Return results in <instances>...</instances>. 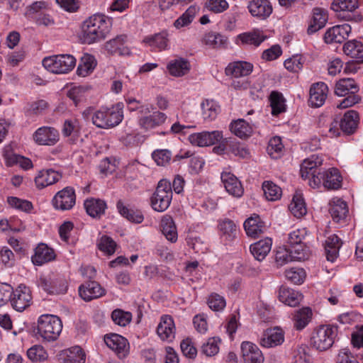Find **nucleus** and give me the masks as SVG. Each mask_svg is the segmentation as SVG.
I'll list each match as a JSON object with an SVG mask.
<instances>
[{
	"instance_id": "9d476101",
	"label": "nucleus",
	"mask_w": 363,
	"mask_h": 363,
	"mask_svg": "<svg viewBox=\"0 0 363 363\" xmlns=\"http://www.w3.org/2000/svg\"><path fill=\"white\" fill-rule=\"evenodd\" d=\"M76 196L74 189L67 186L58 191L52 199L55 208L62 211L71 209L75 204Z\"/></svg>"
},
{
	"instance_id": "c9c22d12",
	"label": "nucleus",
	"mask_w": 363,
	"mask_h": 363,
	"mask_svg": "<svg viewBox=\"0 0 363 363\" xmlns=\"http://www.w3.org/2000/svg\"><path fill=\"white\" fill-rule=\"evenodd\" d=\"M342 245L340 239L336 235H330L325 240V250L327 259L333 262L338 256Z\"/></svg>"
},
{
	"instance_id": "4c0bfd02",
	"label": "nucleus",
	"mask_w": 363,
	"mask_h": 363,
	"mask_svg": "<svg viewBox=\"0 0 363 363\" xmlns=\"http://www.w3.org/2000/svg\"><path fill=\"white\" fill-rule=\"evenodd\" d=\"M312 315V311L308 307H304L296 311L293 317L294 328L297 330L305 328L311 320Z\"/></svg>"
},
{
	"instance_id": "603ef678",
	"label": "nucleus",
	"mask_w": 363,
	"mask_h": 363,
	"mask_svg": "<svg viewBox=\"0 0 363 363\" xmlns=\"http://www.w3.org/2000/svg\"><path fill=\"white\" fill-rule=\"evenodd\" d=\"M197 11L198 9L196 6H189L186 11L174 21V27L177 28H181L189 25L194 20Z\"/></svg>"
},
{
	"instance_id": "5fc2aeb1",
	"label": "nucleus",
	"mask_w": 363,
	"mask_h": 363,
	"mask_svg": "<svg viewBox=\"0 0 363 363\" xmlns=\"http://www.w3.org/2000/svg\"><path fill=\"white\" fill-rule=\"evenodd\" d=\"M304 62L305 58L302 55H295L286 59L284 65L288 71L296 73L302 69Z\"/></svg>"
},
{
	"instance_id": "0e129e2a",
	"label": "nucleus",
	"mask_w": 363,
	"mask_h": 363,
	"mask_svg": "<svg viewBox=\"0 0 363 363\" xmlns=\"http://www.w3.org/2000/svg\"><path fill=\"white\" fill-rule=\"evenodd\" d=\"M269 99L273 115H277L284 111V99L281 94L277 91H272Z\"/></svg>"
},
{
	"instance_id": "c03bdc74",
	"label": "nucleus",
	"mask_w": 363,
	"mask_h": 363,
	"mask_svg": "<svg viewBox=\"0 0 363 363\" xmlns=\"http://www.w3.org/2000/svg\"><path fill=\"white\" fill-rule=\"evenodd\" d=\"M201 106L202 117L205 121H213L220 111V106L213 100H205L201 103Z\"/></svg>"
},
{
	"instance_id": "338daca9",
	"label": "nucleus",
	"mask_w": 363,
	"mask_h": 363,
	"mask_svg": "<svg viewBox=\"0 0 363 363\" xmlns=\"http://www.w3.org/2000/svg\"><path fill=\"white\" fill-rule=\"evenodd\" d=\"M118 208L119 209L120 213L128 220L136 223L143 222V216L140 212L128 209L125 206H121L119 204H118Z\"/></svg>"
},
{
	"instance_id": "dca6fc26",
	"label": "nucleus",
	"mask_w": 363,
	"mask_h": 363,
	"mask_svg": "<svg viewBox=\"0 0 363 363\" xmlns=\"http://www.w3.org/2000/svg\"><path fill=\"white\" fill-rule=\"evenodd\" d=\"M175 325L173 318L168 315L161 317L157 328V333L162 340L172 342L175 337Z\"/></svg>"
},
{
	"instance_id": "7ed1b4c3",
	"label": "nucleus",
	"mask_w": 363,
	"mask_h": 363,
	"mask_svg": "<svg viewBox=\"0 0 363 363\" xmlns=\"http://www.w3.org/2000/svg\"><path fill=\"white\" fill-rule=\"evenodd\" d=\"M62 330L60 318L55 315L43 314L38 318L37 325L38 335L46 342L56 340Z\"/></svg>"
},
{
	"instance_id": "680f3d73",
	"label": "nucleus",
	"mask_w": 363,
	"mask_h": 363,
	"mask_svg": "<svg viewBox=\"0 0 363 363\" xmlns=\"http://www.w3.org/2000/svg\"><path fill=\"white\" fill-rule=\"evenodd\" d=\"M219 230L222 235L226 239H231L235 236L236 225L231 220L226 219L219 223Z\"/></svg>"
},
{
	"instance_id": "f8f14e48",
	"label": "nucleus",
	"mask_w": 363,
	"mask_h": 363,
	"mask_svg": "<svg viewBox=\"0 0 363 363\" xmlns=\"http://www.w3.org/2000/svg\"><path fill=\"white\" fill-rule=\"evenodd\" d=\"M323 160L321 156L312 155L309 157L305 159L301 165L300 173L303 179H310L313 176H318V169L323 164Z\"/></svg>"
},
{
	"instance_id": "412c9836",
	"label": "nucleus",
	"mask_w": 363,
	"mask_h": 363,
	"mask_svg": "<svg viewBox=\"0 0 363 363\" xmlns=\"http://www.w3.org/2000/svg\"><path fill=\"white\" fill-rule=\"evenodd\" d=\"M79 294L82 299L89 301L104 295L105 291L99 283L88 281L79 287Z\"/></svg>"
},
{
	"instance_id": "a18cd8bd",
	"label": "nucleus",
	"mask_w": 363,
	"mask_h": 363,
	"mask_svg": "<svg viewBox=\"0 0 363 363\" xmlns=\"http://www.w3.org/2000/svg\"><path fill=\"white\" fill-rule=\"evenodd\" d=\"M202 42L211 48H220L227 45L228 38L220 33L209 32L203 35Z\"/></svg>"
},
{
	"instance_id": "393cba45",
	"label": "nucleus",
	"mask_w": 363,
	"mask_h": 363,
	"mask_svg": "<svg viewBox=\"0 0 363 363\" xmlns=\"http://www.w3.org/2000/svg\"><path fill=\"white\" fill-rule=\"evenodd\" d=\"M267 39L262 31L254 30L251 32H245L239 34L236 38V43L242 45H252L258 47Z\"/></svg>"
},
{
	"instance_id": "4d7b16f0",
	"label": "nucleus",
	"mask_w": 363,
	"mask_h": 363,
	"mask_svg": "<svg viewBox=\"0 0 363 363\" xmlns=\"http://www.w3.org/2000/svg\"><path fill=\"white\" fill-rule=\"evenodd\" d=\"M220 340L218 337H211L201 346V352L207 357L216 355L219 351V343Z\"/></svg>"
},
{
	"instance_id": "a19ab883",
	"label": "nucleus",
	"mask_w": 363,
	"mask_h": 363,
	"mask_svg": "<svg viewBox=\"0 0 363 363\" xmlns=\"http://www.w3.org/2000/svg\"><path fill=\"white\" fill-rule=\"evenodd\" d=\"M358 121V113L354 111H348L341 120L340 128L346 133H353L357 127Z\"/></svg>"
},
{
	"instance_id": "0eeeda50",
	"label": "nucleus",
	"mask_w": 363,
	"mask_h": 363,
	"mask_svg": "<svg viewBox=\"0 0 363 363\" xmlns=\"http://www.w3.org/2000/svg\"><path fill=\"white\" fill-rule=\"evenodd\" d=\"M172 199L171 183L167 179H161L151 197V206L158 212H163L169 206Z\"/></svg>"
},
{
	"instance_id": "7c9ffc66",
	"label": "nucleus",
	"mask_w": 363,
	"mask_h": 363,
	"mask_svg": "<svg viewBox=\"0 0 363 363\" xmlns=\"http://www.w3.org/2000/svg\"><path fill=\"white\" fill-rule=\"evenodd\" d=\"M359 86L352 78H342L338 80L335 86V94L339 96L356 94L359 91Z\"/></svg>"
},
{
	"instance_id": "e2e57ef3",
	"label": "nucleus",
	"mask_w": 363,
	"mask_h": 363,
	"mask_svg": "<svg viewBox=\"0 0 363 363\" xmlns=\"http://www.w3.org/2000/svg\"><path fill=\"white\" fill-rule=\"evenodd\" d=\"M284 145L281 143V140L279 137H274L270 139L267 146V152L271 157L276 159L279 157L281 152L282 151Z\"/></svg>"
},
{
	"instance_id": "20e7f679",
	"label": "nucleus",
	"mask_w": 363,
	"mask_h": 363,
	"mask_svg": "<svg viewBox=\"0 0 363 363\" xmlns=\"http://www.w3.org/2000/svg\"><path fill=\"white\" fill-rule=\"evenodd\" d=\"M337 335V327L333 325H322L314 329L311 337V346L318 351L330 349Z\"/></svg>"
},
{
	"instance_id": "e433bc0d",
	"label": "nucleus",
	"mask_w": 363,
	"mask_h": 363,
	"mask_svg": "<svg viewBox=\"0 0 363 363\" xmlns=\"http://www.w3.org/2000/svg\"><path fill=\"white\" fill-rule=\"evenodd\" d=\"M84 208L86 213L93 218L101 216L105 213L106 203L99 199H89L84 201Z\"/></svg>"
},
{
	"instance_id": "b1692460",
	"label": "nucleus",
	"mask_w": 363,
	"mask_h": 363,
	"mask_svg": "<svg viewBox=\"0 0 363 363\" xmlns=\"http://www.w3.org/2000/svg\"><path fill=\"white\" fill-rule=\"evenodd\" d=\"M359 7V0H333L331 4V9L340 16L343 15L342 18L349 19L351 17L350 13L354 12Z\"/></svg>"
},
{
	"instance_id": "2f4dec72",
	"label": "nucleus",
	"mask_w": 363,
	"mask_h": 363,
	"mask_svg": "<svg viewBox=\"0 0 363 363\" xmlns=\"http://www.w3.org/2000/svg\"><path fill=\"white\" fill-rule=\"evenodd\" d=\"M272 240L269 238L260 240L250 245V250L253 257L258 261L263 260L272 249Z\"/></svg>"
},
{
	"instance_id": "6e6d98bb",
	"label": "nucleus",
	"mask_w": 363,
	"mask_h": 363,
	"mask_svg": "<svg viewBox=\"0 0 363 363\" xmlns=\"http://www.w3.org/2000/svg\"><path fill=\"white\" fill-rule=\"evenodd\" d=\"M287 280L294 284H301L306 278V272L302 268H290L285 271Z\"/></svg>"
},
{
	"instance_id": "f257e3e1",
	"label": "nucleus",
	"mask_w": 363,
	"mask_h": 363,
	"mask_svg": "<svg viewBox=\"0 0 363 363\" xmlns=\"http://www.w3.org/2000/svg\"><path fill=\"white\" fill-rule=\"evenodd\" d=\"M110 32V23L101 14H95L84 21L82 26L84 43L91 44L104 39Z\"/></svg>"
},
{
	"instance_id": "13d9d810",
	"label": "nucleus",
	"mask_w": 363,
	"mask_h": 363,
	"mask_svg": "<svg viewBox=\"0 0 363 363\" xmlns=\"http://www.w3.org/2000/svg\"><path fill=\"white\" fill-rule=\"evenodd\" d=\"M111 318L116 324L125 327L130 323L132 314L121 309H116L111 313Z\"/></svg>"
},
{
	"instance_id": "49530a36",
	"label": "nucleus",
	"mask_w": 363,
	"mask_h": 363,
	"mask_svg": "<svg viewBox=\"0 0 363 363\" xmlns=\"http://www.w3.org/2000/svg\"><path fill=\"white\" fill-rule=\"evenodd\" d=\"M344 53L356 60L363 61V43L357 40H350L343 46Z\"/></svg>"
},
{
	"instance_id": "aec40b11",
	"label": "nucleus",
	"mask_w": 363,
	"mask_h": 363,
	"mask_svg": "<svg viewBox=\"0 0 363 363\" xmlns=\"http://www.w3.org/2000/svg\"><path fill=\"white\" fill-rule=\"evenodd\" d=\"M328 88L324 82H318L311 86L310 89L309 104L313 107H320L323 105L327 99Z\"/></svg>"
},
{
	"instance_id": "c756f323",
	"label": "nucleus",
	"mask_w": 363,
	"mask_h": 363,
	"mask_svg": "<svg viewBox=\"0 0 363 363\" xmlns=\"http://www.w3.org/2000/svg\"><path fill=\"white\" fill-rule=\"evenodd\" d=\"M328 21L327 11L320 8L313 9L312 19L308 27L307 33L309 35L313 34L323 28Z\"/></svg>"
},
{
	"instance_id": "2eb2a0df",
	"label": "nucleus",
	"mask_w": 363,
	"mask_h": 363,
	"mask_svg": "<svg viewBox=\"0 0 363 363\" xmlns=\"http://www.w3.org/2000/svg\"><path fill=\"white\" fill-rule=\"evenodd\" d=\"M221 181L226 191L235 198H240L244 194V188L240 181L232 173L223 172Z\"/></svg>"
},
{
	"instance_id": "69168bd1",
	"label": "nucleus",
	"mask_w": 363,
	"mask_h": 363,
	"mask_svg": "<svg viewBox=\"0 0 363 363\" xmlns=\"http://www.w3.org/2000/svg\"><path fill=\"white\" fill-rule=\"evenodd\" d=\"M55 284V281L48 277L40 276L38 279V286L49 294H57L66 291L65 288L62 290H57Z\"/></svg>"
},
{
	"instance_id": "9b49d317",
	"label": "nucleus",
	"mask_w": 363,
	"mask_h": 363,
	"mask_svg": "<svg viewBox=\"0 0 363 363\" xmlns=\"http://www.w3.org/2000/svg\"><path fill=\"white\" fill-rule=\"evenodd\" d=\"M351 26L348 24H342L328 28L324 35V41L328 44L341 43L351 33Z\"/></svg>"
},
{
	"instance_id": "a211bd4d",
	"label": "nucleus",
	"mask_w": 363,
	"mask_h": 363,
	"mask_svg": "<svg viewBox=\"0 0 363 363\" xmlns=\"http://www.w3.org/2000/svg\"><path fill=\"white\" fill-rule=\"evenodd\" d=\"M62 174L52 169H42L35 177V184L38 189H44L57 182Z\"/></svg>"
},
{
	"instance_id": "cd10ccee",
	"label": "nucleus",
	"mask_w": 363,
	"mask_h": 363,
	"mask_svg": "<svg viewBox=\"0 0 363 363\" xmlns=\"http://www.w3.org/2000/svg\"><path fill=\"white\" fill-rule=\"evenodd\" d=\"M253 69V65L247 62L238 61L230 63L225 68L227 75L240 78L249 75Z\"/></svg>"
},
{
	"instance_id": "a878e982",
	"label": "nucleus",
	"mask_w": 363,
	"mask_h": 363,
	"mask_svg": "<svg viewBox=\"0 0 363 363\" xmlns=\"http://www.w3.org/2000/svg\"><path fill=\"white\" fill-rule=\"evenodd\" d=\"M302 298V294L293 289L282 286L279 289V300L281 303L290 307H296L298 306Z\"/></svg>"
},
{
	"instance_id": "3c124183",
	"label": "nucleus",
	"mask_w": 363,
	"mask_h": 363,
	"mask_svg": "<svg viewBox=\"0 0 363 363\" xmlns=\"http://www.w3.org/2000/svg\"><path fill=\"white\" fill-rule=\"evenodd\" d=\"M27 357L33 362H40L48 359V354L42 345H35L27 350Z\"/></svg>"
},
{
	"instance_id": "bf43d9fd",
	"label": "nucleus",
	"mask_w": 363,
	"mask_h": 363,
	"mask_svg": "<svg viewBox=\"0 0 363 363\" xmlns=\"http://www.w3.org/2000/svg\"><path fill=\"white\" fill-rule=\"evenodd\" d=\"M98 248L106 255H111L115 252L116 244L110 237L103 235L97 243Z\"/></svg>"
},
{
	"instance_id": "4468645a",
	"label": "nucleus",
	"mask_w": 363,
	"mask_h": 363,
	"mask_svg": "<svg viewBox=\"0 0 363 363\" xmlns=\"http://www.w3.org/2000/svg\"><path fill=\"white\" fill-rule=\"evenodd\" d=\"M106 345L115 351L119 357H124L128 352L129 345L127 340L123 336L113 333L104 337Z\"/></svg>"
},
{
	"instance_id": "bb28decb",
	"label": "nucleus",
	"mask_w": 363,
	"mask_h": 363,
	"mask_svg": "<svg viewBox=\"0 0 363 363\" xmlns=\"http://www.w3.org/2000/svg\"><path fill=\"white\" fill-rule=\"evenodd\" d=\"M244 228L249 237L256 238L265 231L266 227L260 217L254 214L245 221Z\"/></svg>"
},
{
	"instance_id": "5701e85b",
	"label": "nucleus",
	"mask_w": 363,
	"mask_h": 363,
	"mask_svg": "<svg viewBox=\"0 0 363 363\" xmlns=\"http://www.w3.org/2000/svg\"><path fill=\"white\" fill-rule=\"evenodd\" d=\"M55 253L53 249L49 247L46 244L40 243L35 249V253L31 257L33 264L41 266L47 262L54 260Z\"/></svg>"
},
{
	"instance_id": "c85d7f7f",
	"label": "nucleus",
	"mask_w": 363,
	"mask_h": 363,
	"mask_svg": "<svg viewBox=\"0 0 363 363\" xmlns=\"http://www.w3.org/2000/svg\"><path fill=\"white\" fill-rule=\"evenodd\" d=\"M143 42L152 50L162 51L169 49L168 34L166 32L147 36Z\"/></svg>"
},
{
	"instance_id": "de8ad7c7",
	"label": "nucleus",
	"mask_w": 363,
	"mask_h": 363,
	"mask_svg": "<svg viewBox=\"0 0 363 363\" xmlns=\"http://www.w3.org/2000/svg\"><path fill=\"white\" fill-rule=\"evenodd\" d=\"M289 208L294 216L297 218L306 215L307 210L306 203L301 194L296 193L289 206Z\"/></svg>"
},
{
	"instance_id": "39448f33",
	"label": "nucleus",
	"mask_w": 363,
	"mask_h": 363,
	"mask_svg": "<svg viewBox=\"0 0 363 363\" xmlns=\"http://www.w3.org/2000/svg\"><path fill=\"white\" fill-rule=\"evenodd\" d=\"M76 59L72 55H56L45 57L42 65L48 72L60 74H67L72 71L76 65Z\"/></svg>"
},
{
	"instance_id": "864d4df0",
	"label": "nucleus",
	"mask_w": 363,
	"mask_h": 363,
	"mask_svg": "<svg viewBox=\"0 0 363 363\" xmlns=\"http://www.w3.org/2000/svg\"><path fill=\"white\" fill-rule=\"evenodd\" d=\"M308 234V232L305 228L294 230L287 235V243L290 247L296 245H302Z\"/></svg>"
},
{
	"instance_id": "f704fd0d",
	"label": "nucleus",
	"mask_w": 363,
	"mask_h": 363,
	"mask_svg": "<svg viewBox=\"0 0 363 363\" xmlns=\"http://www.w3.org/2000/svg\"><path fill=\"white\" fill-rule=\"evenodd\" d=\"M167 116L162 112L155 111L152 115L143 116L139 119V125L142 128L150 130L162 125Z\"/></svg>"
},
{
	"instance_id": "72a5a7b5",
	"label": "nucleus",
	"mask_w": 363,
	"mask_h": 363,
	"mask_svg": "<svg viewBox=\"0 0 363 363\" xmlns=\"http://www.w3.org/2000/svg\"><path fill=\"white\" fill-rule=\"evenodd\" d=\"M169 73L174 77H182L190 70L189 62L182 57L171 60L167 67Z\"/></svg>"
},
{
	"instance_id": "09e8293b",
	"label": "nucleus",
	"mask_w": 363,
	"mask_h": 363,
	"mask_svg": "<svg viewBox=\"0 0 363 363\" xmlns=\"http://www.w3.org/2000/svg\"><path fill=\"white\" fill-rule=\"evenodd\" d=\"M262 189L264 195L268 201H277L282 195L281 189L272 182H264L262 184Z\"/></svg>"
},
{
	"instance_id": "6e6552de",
	"label": "nucleus",
	"mask_w": 363,
	"mask_h": 363,
	"mask_svg": "<svg viewBox=\"0 0 363 363\" xmlns=\"http://www.w3.org/2000/svg\"><path fill=\"white\" fill-rule=\"evenodd\" d=\"M33 140L40 145H54L60 139L57 129L50 126L38 128L33 135Z\"/></svg>"
},
{
	"instance_id": "37998d69",
	"label": "nucleus",
	"mask_w": 363,
	"mask_h": 363,
	"mask_svg": "<svg viewBox=\"0 0 363 363\" xmlns=\"http://www.w3.org/2000/svg\"><path fill=\"white\" fill-rule=\"evenodd\" d=\"M78 121L75 119L65 120L62 128V133L64 137L69 138L70 143H75L79 137Z\"/></svg>"
},
{
	"instance_id": "79ce46f5",
	"label": "nucleus",
	"mask_w": 363,
	"mask_h": 363,
	"mask_svg": "<svg viewBox=\"0 0 363 363\" xmlns=\"http://www.w3.org/2000/svg\"><path fill=\"white\" fill-rule=\"evenodd\" d=\"M162 232L165 238L172 242L177 240V231L172 217L164 216L161 220Z\"/></svg>"
},
{
	"instance_id": "f3484780",
	"label": "nucleus",
	"mask_w": 363,
	"mask_h": 363,
	"mask_svg": "<svg viewBox=\"0 0 363 363\" xmlns=\"http://www.w3.org/2000/svg\"><path fill=\"white\" fill-rule=\"evenodd\" d=\"M60 363H85V352L79 346H74L60 351L58 354Z\"/></svg>"
},
{
	"instance_id": "58836bf2",
	"label": "nucleus",
	"mask_w": 363,
	"mask_h": 363,
	"mask_svg": "<svg viewBox=\"0 0 363 363\" xmlns=\"http://www.w3.org/2000/svg\"><path fill=\"white\" fill-rule=\"evenodd\" d=\"M96 60L93 55L84 54L81 57L79 64L77 69V74L80 77H86L92 73L96 66Z\"/></svg>"
},
{
	"instance_id": "423d86ee",
	"label": "nucleus",
	"mask_w": 363,
	"mask_h": 363,
	"mask_svg": "<svg viewBox=\"0 0 363 363\" xmlns=\"http://www.w3.org/2000/svg\"><path fill=\"white\" fill-rule=\"evenodd\" d=\"M342 181L339 170L333 167L322 172H318V176L310 179L308 184L313 189L323 186L327 189L336 190L341 187Z\"/></svg>"
},
{
	"instance_id": "774afa93",
	"label": "nucleus",
	"mask_w": 363,
	"mask_h": 363,
	"mask_svg": "<svg viewBox=\"0 0 363 363\" xmlns=\"http://www.w3.org/2000/svg\"><path fill=\"white\" fill-rule=\"evenodd\" d=\"M276 263L279 266H283L290 262L294 261L291 250L289 248H279L275 256Z\"/></svg>"
},
{
	"instance_id": "052dcab7",
	"label": "nucleus",
	"mask_w": 363,
	"mask_h": 363,
	"mask_svg": "<svg viewBox=\"0 0 363 363\" xmlns=\"http://www.w3.org/2000/svg\"><path fill=\"white\" fill-rule=\"evenodd\" d=\"M207 303L209 308L214 311H221L226 306L224 297L216 293L210 294L208 298Z\"/></svg>"
},
{
	"instance_id": "4be33fe9",
	"label": "nucleus",
	"mask_w": 363,
	"mask_h": 363,
	"mask_svg": "<svg viewBox=\"0 0 363 363\" xmlns=\"http://www.w3.org/2000/svg\"><path fill=\"white\" fill-rule=\"evenodd\" d=\"M252 16L265 19L272 13V6L269 0H252L247 6Z\"/></svg>"
},
{
	"instance_id": "6ab92c4d",
	"label": "nucleus",
	"mask_w": 363,
	"mask_h": 363,
	"mask_svg": "<svg viewBox=\"0 0 363 363\" xmlns=\"http://www.w3.org/2000/svg\"><path fill=\"white\" fill-rule=\"evenodd\" d=\"M284 341V333L276 327L267 329L260 339V344L264 347H273L281 345Z\"/></svg>"
},
{
	"instance_id": "473e14b6",
	"label": "nucleus",
	"mask_w": 363,
	"mask_h": 363,
	"mask_svg": "<svg viewBox=\"0 0 363 363\" xmlns=\"http://www.w3.org/2000/svg\"><path fill=\"white\" fill-rule=\"evenodd\" d=\"M330 213L335 222L344 220L348 213V207L345 201L339 198H333L330 202Z\"/></svg>"
},
{
	"instance_id": "1a4fd4ad",
	"label": "nucleus",
	"mask_w": 363,
	"mask_h": 363,
	"mask_svg": "<svg viewBox=\"0 0 363 363\" xmlns=\"http://www.w3.org/2000/svg\"><path fill=\"white\" fill-rule=\"evenodd\" d=\"M31 300L29 288L21 284L13 290L10 302L15 310L22 311L30 306Z\"/></svg>"
},
{
	"instance_id": "f03ea898",
	"label": "nucleus",
	"mask_w": 363,
	"mask_h": 363,
	"mask_svg": "<svg viewBox=\"0 0 363 363\" xmlns=\"http://www.w3.org/2000/svg\"><path fill=\"white\" fill-rule=\"evenodd\" d=\"M123 118V106L121 104L111 107L103 106L91 115L93 124L103 129H108L118 125Z\"/></svg>"
},
{
	"instance_id": "ddd939ff",
	"label": "nucleus",
	"mask_w": 363,
	"mask_h": 363,
	"mask_svg": "<svg viewBox=\"0 0 363 363\" xmlns=\"http://www.w3.org/2000/svg\"><path fill=\"white\" fill-rule=\"evenodd\" d=\"M241 358L243 363H263L264 356L259 348L251 342L241 344Z\"/></svg>"
},
{
	"instance_id": "ea45409f",
	"label": "nucleus",
	"mask_w": 363,
	"mask_h": 363,
	"mask_svg": "<svg viewBox=\"0 0 363 363\" xmlns=\"http://www.w3.org/2000/svg\"><path fill=\"white\" fill-rule=\"evenodd\" d=\"M230 131L240 138H246L252 133V128L244 119H238L231 122Z\"/></svg>"
},
{
	"instance_id": "8fccbe9b",
	"label": "nucleus",
	"mask_w": 363,
	"mask_h": 363,
	"mask_svg": "<svg viewBox=\"0 0 363 363\" xmlns=\"http://www.w3.org/2000/svg\"><path fill=\"white\" fill-rule=\"evenodd\" d=\"M126 40L125 35H118L116 38L110 40L104 44V50L110 54L118 53L123 55L124 50V43Z\"/></svg>"
}]
</instances>
